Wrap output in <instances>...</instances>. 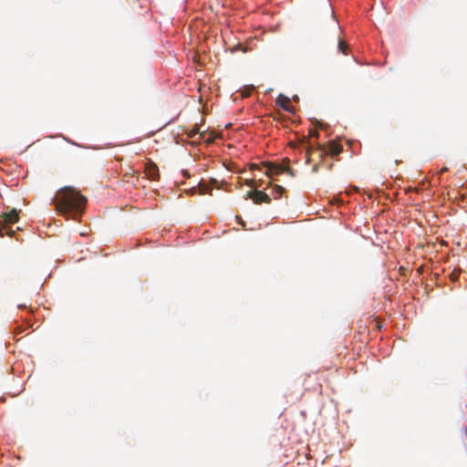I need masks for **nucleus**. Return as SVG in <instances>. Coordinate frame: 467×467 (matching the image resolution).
<instances>
[{
	"instance_id": "obj_17",
	"label": "nucleus",
	"mask_w": 467,
	"mask_h": 467,
	"mask_svg": "<svg viewBox=\"0 0 467 467\" xmlns=\"http://www.w3.org/2000/svg\"><path fill=\"white\" fill-rule=\"evenodd\" d=\"M448 171V168L447 167H443L441 170V172H445Z\"/></svg>"
},
{
	"instance_id": "obj_16",
	"label": "nucleus",
	"mask_w": 467,
	"mask_h": 467,
	"mask_svg": "<svg viewBox=\"0 0 467 467\" xmlns=\"http://www.w3.org/2000/svg\"><path fill=\"white\" fill-rule=\"evenodd\" d=\"M251 169H252V170H255V169H258V170H259V169H260V167H259V165H257V164H252V165H251Z\"/></svg>"
},
{
	"instance_id": "obj_2",
	"label": "nucleus",
	"mask_w": 467,
	"mask_h": 467,
	"mask_svg": "<svg viewBox=\"0 0 467 467\" xmlns=\"http://www.w3.org/2000/svg\"><path fill=\"white\" fill-rule=\"evenodd\" d=\"M19 219V211L12 209L9 213H2L0 216V236L5 234L10 235L14 233L11 225L16 223Z\"/></svg>"
},
{
	"instance_id": "obj_4",
	"label": "nucleus",
	"mask_w": 467,
	"mask_h": 467,
	"mask_svg": "<svg viewBox=\"0 0 467 467\" xmlns=\"http://www.w3.org/2000/svg\"><path fill=\"white\" fill-rule=\"evenodd\" d=\"M326 145H317V150L320 151V160H322L325 154H330L331 156H337L343 150L341 144L336 140H330L327 145V150Z\"/></svg>"
},
{
	"instance_id": "obj_10",
	"label": "nucleus",
	"mask_w": 467,
	"mask_h": 467,
	"mask_svg": "<svg viewBox=\"0 0 467 467\" xmlns=\"http://www.w3.org/2000/svg\"><path fill=\"white\" fill-rule=\"evenodd\" d=\"M338 50L342 52L344 55L347 54L348 45L345 41L339 40L338 42Z\"/></svg>"
},
{
	"instance_id": "obj_13",
	"label": "nucleus",
	"mask_w": 467,
	"mask_h": 467,
	"mask_svg": "<svg viewBox=\"0 0 467 467\" xmlns=\"http://www.w3.org/2000/svg\"><path fill=\"white\" fill-rule=\"evenodd\" d=\"M319 171V162L316 163L312 168V172L316 173Z\"/></svg>"
},
{
	"instance_id": "obj_11",
	"label": "nucleus",
	"mask_w": 467,
	"mask_h": 467,
	"mask_svg": "<svg viewBox=\"0 0 467 467\" xmlns=\"http://www.w3.org/2000/svg\"><path fill=\"white\" fill-rule=\"evenodd\" d=\"M200 132L199 130V127L197 125L193 126L190 131H189V137L192 138L194 137L196 134H198Z\"/></svg>"
},
{
	"instance_id": "obj_7",
	"label": "nucleus",
	"mask_w": 467,
	"mask_h": 467,
	"mask_svg": "<svg viewBox=\"0 0 467 467\" xmlns=\"http://www.w3.org/2000/svg\"><path fill=\"white\" fill-rule=\"evenodd\" d=\"M275 102L285 111L292 112V106H291L289 98L285 97V95L280 94L276 98Z\"/></svg>"
},
{
	"instance_id": "obj_9",
	"label": "nucleus",
	"mask_w": 467,
	"mask_h": 467,
	"mask_svg": "<svg viewBox=\"0 0 467 467\" xmlns=\"http://www.w3.org/2000/svg\"><path fill=\"white\" fill-rule=\"evenodd\" d=\"M274 192L275 193L274 198L278 199L282 196L283 192H285V189L280 185H275V187L274 188Z\"/></svg>"
},
{
	"instance_id": "obj_3",
	"label": "nucleus",
	"mask_w": 467,
	"mask_h": 467,
	"mask_svg": "<svg viewBox=\"0 0 467 467\" xmlns=\"http://www.w3.org/2000/svg\"><path fill=\"white\" fill-rule=\"evenodd\" d=\"M263 166L265 167V174L271 177L274 174H281L285 172L290 176H295L294 171L289 167V161L286 159L283 164L276 165L271 162H264Z\"/></svg>"
},
{
	"instance_id": "obj_5",
	"label": "nucleus",
	"mask_w": 467,
	"mask_h": 467,
	"mask_svg": "<svg viewBox=\"0 0 467 467\" xmlns=\"http://www.w3.org/2000/svg\"><path fill=\"white\" fill-rule=\"evenodd\" d=\"M246 199H251L255 204L270 203L271 198L263 191H250L246 194Z\"/></svg>"
},
{
	"instance_id": "obj_1",
	"label": "nucleus",
	"mask_w": 467,
	"mask_h": 467,
	"mask_svg": "<svg viewBox=\"0 0 467 467\" xmlns=\"http://www.w3.org/2000/svg\"><path fill=\"white\" fill-rule=\"evenodd\" d=\"M52 202L67 219L78 220L85 210L87 199L75 188L66 186L57 192Z\"/></svg>"
},
{
	"instance_id": "obj_12",
	"label": "nucleus",
	"mask_w": 467,
	"mask_h": 467,
	"mask_svg": "<svg viewBox=\"0 0 467 467\" xmlns=\"http://www.w3.org/2000/svg\"><path fill=\"white\" fill-rule=\"evenodd\" d=\"M311 152H312V148L311 147H308L307 150H306V163L309 164L310 161H311Z\"/></svg>"
},
{
	"instance_id": "obj_14",
	"label": "nucleus",
	"mask_w": 467,
	"mask_h": 467,
	"mask_svg": "<svg viewBox=\"0 0 467 467\" xmlns=\"http://www.w3.org/2000/svg\"><path fill=\"white\" fill-rule=\"evenodd\" d=\"M309 135L317 138L319 136V133L317 130H310Z\"/></svg>"
},
{
	"instance_id": "obj_18",
	"label": "nucleus",
	"mask_w": 467,
	"mask_h": 467,
	"mask_svg": "<svg viewBox=\"0 0 467 467\" xmlns=\"http://www.w3.org/2000/svg\"><path fill=\"white\" fill-rule=\"evenodd\" d=\"M183 174H184L186 177H189V176H190V175H189V173H188L186 171H183Z\"/></svg>"
},
{
	"instance_id": "obj_15",
	"label": "nucleus",
	"mask_w": 467,
	"mask_h": 467,
	"mask_svg": "<svg viewBox=\"0 0 467 467\" xmlns=\"http://www.w3.org/2000/svg\"><path fill=\"white\" fill-rule=\"evenodd\" d=\"M451 277L453 281H456L459 277V273L452 272Z\"/></svg>"
},
{
	"instance_id": "obj_8",
	"label": "nucleus",
	"mask_w": 467,
	"mask_h": 467,
	"mask_svg": "<svg viewBox=\"0 0 467 467\" xmlns=\"http://www.w3.org/2000/svg\"><path fill=\"white\" fill-rule=\"evenodd\" d=\"M199 192H200V194H206V193H209L211 194V192H212V189L210 188V186L204 182H200L199 183Z\"/></svg>"
},
{
	"instance_id": "obj_6",
	"label": "nucleus",
	"mask_w": 467,
	"mask_h": 467,
	"mask_svg": "<svg viewBox=\"0 0 467 467\" xmlns=\"http://www.w3.org/2000/svg\"><path fill=\"white\" fill-rule=\"evenodd\" d=\"M144 172L150 180L157 181L160 178L159 168L152 161H148L145 163Z\"/></svg>"
}]
</instances>
